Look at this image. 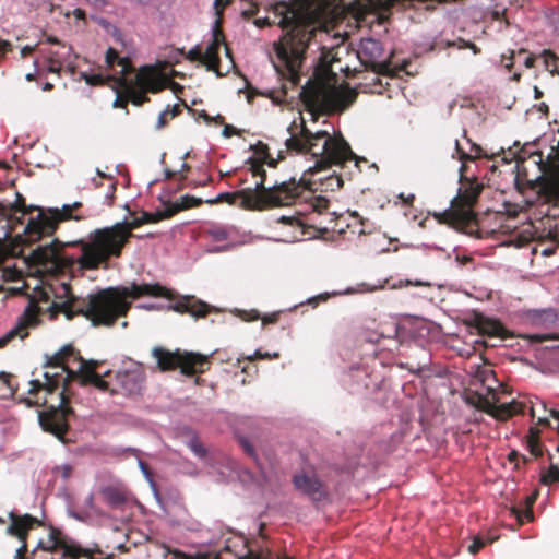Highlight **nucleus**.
Here are the masks:
<instances>
[{"mask_svg": "<svg viewBox=\"0 0 559 559\" xmlns=\"http://www.w3.org/2000/svg\"><path fill=\"white\" fill-rule=\"evenodd\" d=\"M163 289L158 283L133 282L130 287H123L121 290L107 288L95 294L91 293L86 298H79L72 294L70 283L61 282L55 288L56 298L61 301L55 302L53 307L64 313L68 320L82 314L91 320L93 326H111L119 317L127 314L131 307L130 299L158 296L163 294Z\"/></svg>", "mask_w": 559, "mask_h": 559, "instance_id": "nucleus-1", "label": "nucleus"}, {"mask_svg": "<svg viewBox=\"0 0 559 559\" xmlns=\"http://www.w3.org/2000/svg\"><path fill=\"white\" fill-rule=\"evenodd\" d=\"M45 368H60L61 371L58 372H44L43 377L45 379L44 385L45 390L50 396L55 395V392L61 386V391H59L56 395V402H51L48 407L53 411V415L51 417L45 418L43 414L38 415V420L41 428L45 431L52 432L58 436V429L60 426V421L70 413L72 409L67 406L68 399L66 394L70 392V383L73 380H76L75 369L70 367V360L73 362L76 361V353L74 352L71 345H64L58 352H56L52 356L45 355Z\"/></svg>", "mask_w": 559, "mask_h": 559, "instance_id": "nucleus-2", "label": "nucleus"}, {"mask_svg": "<svg viewBox=\"0 0 559 559\" xmlns=\"http://www.w3.org/2000/svg\"><path fill=\"white\" fill-rule=\"evenodd\" d=\"M290 135L285 140L288 151L296 153H309L316 157L313 168L320 170L326 164H341L346 160L357 159L349 144L342 135L331 136L328 130L312 132L306 127L301 129L300 135L296 136L287 128Z\"/></svg>", "mask_w": 559, "mask_h": 559, "instance_id": "nucleus-3", "label": "nucleus"}, {"mask_svg": "<svg viewBox=\"0 0 559 559\" xmlns=\"http://www.w3.org/2000/svg\"><path fill=\"white\" fill-rule=\"evenodd\" d=\"M388 337H393L401 344L408 346L414 345L423 350L430 343L431 340V324L421 318H406L400 322L393 323L390 328ZM409 372L414 378L424 382L432 377H441V372L437 371L431 366V354L424 352V358L416 367L408 366Z\"/></svg>", "mask_w": 559, "mask_h": 559, "instance_id": "nucleus-4", "label": "nucleus"}, {"mask_svg": "<svg viewBox=\"0 0 559 559\" xmlns=\"http://www.w3.org/2000/svg\"><path fill=\"white\" fill-rule=\"evenodd\" d=\"M114 226L97 228L88 234V240H79L82 253L76 262L80 270L97 269L109 255H117L123 243V235Z\"/></svg>", "mask_w": 559, "mask_h": 559, "instance_id": "nucleus-5", "label": "nucleus"}, {"mask_svg": "<svg viewBox=\"0 0 559 559\" xmlns=\"http://www.w3.org/2000/svg\"><path fill=\"white\" fill-rule=\"evenodd\" d=\"M215 352L216 350H213L209 355L188 352L180 356L178 350L176 352L177 355H174L160 347H154L152 355L156 358V364L162 371L180 367L181 373L186 376H193L194 373H202L205 371V366L209 364L210 357Z\"/></svg>", "mask_w": 559, "mask_h": 559, "instance_id": "nucleus-6", "label": "nucleus"}, {"mask_svg": "<svg viewBox=\"0 0 559 559\" xmlns=\"http://www.w3.org/2000/svg\"><path fill=\"white\" fill-rule=\"evenodd\" d=\"M294 488L312 504L318 506L329 500L326 486L314 472L301 469L292 476Z\"/></svg>", "mask_w": 559, "mask_h": 559, "instance_id": "nucleus-7", "label": "nucleus"}, {"mask_svg": "<svg viewBox=\"0 0 559 559\" xmlns=\"http://www.w3.org/2000/svg\"><path fill=\"white\" fill-rule=\"evenodd\" d=\"M82 205L81 202H74L72 204H63L61 210L58 207L48 209V213L41 211L35 218H31L25 230L29 231L32 228L37 230L38 238L44 234H52L57 228V224L63 218L81 219L83 216H73L69 214L71 209H76Z\"/></svg>", "mask_w": 559, "mask_h": 559, "instance_id": "nucleus-8", "label": "nucleus"}, {"mask_svg": "<svg viewBox=\"0 0 559 559\" xmlns=\"http://www.w3.org/2000/svg\"><path fill=\"white\" fill-rule=\"evenodd\" d=\"M145 374L140 367L121 369L115 373V383L110 392L122 394L127 397H135L143 394Z\"/></svg>", "mask_w": 559, "mask_h": 559, "instance_id": "nucleus-9", "label": "nucleus"}, {"mask_svg": "<svg viewBox=\"0 0 559 559\" xmlns=\"http://www.w3.org/2000/svg\"><path fill=\"white\" fill-rule=\"evenodd\" d=\"M59 241L52 239L49 243L39 245L28 255V260L46 270H57L62 264L72 263L74 259L66 255L58 246Z\"/></svg>", "mask_w": 559, "mask_h": 559, "instance_id": "nucleus-10", "label": "nucleus"}, {"mask_svg": "<svg viewBox=\"0 0 559 559\" xmlns=\"http://www.w3.org/2000/svg\"><path fill=\"white\" fill-rule=\"evenodd\" d=\"M75 362H78L75 369L76 380H79L82 385L93 383L97 388L110 391V381L106 380V378L111 376V370H106L100 373L96 369L99 364L97 360H85L78 355Z\"/></svg>", "mask_w": 559, "mask_h": 559, "instance_id": "nucleus-11", "label": "nucleus"}, {"mask_svg": "<svg viewBox=\"0 0 559 559\" xmlns=\"http://www.w3.org/2000/svg\"><path fill=\"white\" fill-rule=\"evenodd\" d=\"M384 55V47L380 39L362 37L356 45V56L362 66L379 63Z\"/></svg>", "mask_w": 559, "mask_h": 559, "instance_id": "nucleus-12", "label": "nucleus"}, {"mask_svg": "<svg viewBox=\"0 0 559 559\" xmlns=\"http://www.w3.org/2000/svg\"><path fill=\"white\" fill-rule=\"evenodd\" d=\"M66 504V512L69 518H72L81 523L90 524L92 522L91 510L94 509L95 500L94 492H90L83 502L82 508H79L74 501V498L71 493H69L66 489L61 493Z\"/></svg>", "mask_w": 559, "mask_h": 559, "instance_id": "nucleus-13", "label": "nucleus"}, {"mask_svg": "<svg viewBox=\"0 0 559 559\" xmlns=\"http://www.w3.org/2000/svg\"><path fill=\"white\" fill-rule=\"evenodd\" d=\"M341 381L350 394H360L368 389L369 376L365 368L354 364L342 374Z\"/></svg>", "mask_w": 559, "mask_h": 559, "instance_id": "nucleus-14", "label": "nucleus"}, {"mask_svg": "<svg viewBox=\"0 0 559 559\" xmlns=\"http://www.w3.org/2000/svg\"><path fill=\"white\" fill-rule=\"evenodd\" d=\"M91 20L100 26L106 34L110 35L123 49H129L130 55H135V48L132 39L127 38L117 25L100 15H91Z\"/></svg>", "mask_w": 559, "mask_h": 559, "instance_id": "nucleus-15", "label": "nucleus"}, {"mask_svg": "<svg viewBox=\"0 0 559 559\" xmlns=\"http://www.w3.org/2000/svg\"><path fill=\"white\" fill-rule=\"evenodd\" d=\"M217 21L214 22L211 27L212 41L207 44L204 52H202V63L206 66L207 71H215L217 76H221V73L217 70V66L219 62V40L217 34Z\"/></svg>", "mask_w": 559, "mask_h": 559, "instance_id": "nucleus-16", "label": "nucleus"}, {"mask_svg": "<svg viewBox=\"0 0 559 559\" xmlns=\"http://www.w3.org/2000/svg\"><path fill=\"white\" fill-rule=\"evenodd\" d=\"M373 289H374L373 287H369L366 283H360L357 286H349V287L345 288L344 290H334L332 293L325 292V293H321V294L311 296V297L307 298L305 301H300L299 304H296V305L289 307L287 310L292 311L302 305H309L312 307H317L320 302L326 301L331 296L349 295V294L362 293V292L373 290Z\"/></svg>", "mask_w": 559, "mask_h": 559, "instance_id": "nucleus-17", "label": "nucleus"}, {"mask_svg": "<svg viewBox=\"0 0 559 559\" xmlns=\"http://www.w3.org/2000/svg\"><path fill=\"white\" fill-rule=\"evenodd\" d=\"M524 316L532 324L546 329L554 326L558 321V311L552 307L527 309Z\"/></svg>", "mask_w": 559, "mask_h": 559, "instance_id": "nucleus-18", "label": "nucleus"}, {"mask_svg": "<svg viewBox=\"0 0 559 559\" xmlns=\"http://www.w3.org/2000/svg\"><path fill=\"white\" fill-rule=\"evenodd\" d=\"M98 492L110 509H120L128 500L126 489L119 485L102 484L98 487Z\"/></svg>", "mask_w": 559, "mask_h": 559, "instance_id": "nucleus-19", "label": "nucleus"}, {"mask_svg": "<svg viewBox=\"0 0 559 559\" xmlns=\"http://www.w3.org/2000/svg\"><path fill=\"white\" fill-rule=\"evenodd\" d=\"M175 192H176V189L175 190H165L164 192H162L158 195V200L160 201V203L163 205H165V206L171 205L173 213H177L179 211H182V210H186L189 207H197L205 202L201 198H197V197L190 195V194H185L175 203H170V198H171L173 193H175Z\"/></svg>", "mask_w": 559, "mask_h": 559, "instance_id": "nucleus-20", "label": "nucleus"}, {"mask_svg": "<svg viewBox=\"0 0 559 559\" xmlns=\"http://www.w3.org/2000/svg\"><path fill=\"white\" fill-rule=\"evenodd\" d=\"M531 414L533 418L537 419L538 424L551 427L550 418L557 421V429H559V411L548 408L543 400H536L532 404Z\"/></svg>", "mask_w": 559, "mask_h": 559, "instance_id": "nucleus-21", "label": "nucleus"}, {"mask_svg": "<svg viewBox=\"0 0 559 559\" xmlns=\"http://www.w3.org/2000/svg\"><path fill=\"white\" fill-rule=\"evenodd\" d=\"M253 176H261V180L257 181L253 187L245 188L239 192V194H241L247 201L253 199L255 193L270 191L277 186V183H274L267 188L264 187L266 171L260 166L253 168Z\"/></svg>", "mask_w": 559, "mask_h": 559, "instance_id": "nucleus-22", "label": "nucleus"}, {"mask_svg": "<svg viewBox=\"0 0 559 559\" xmlns=\"http://www.w3.org/2000/svg\"><path fill=\"white\" fill-rule=\"evenodd\" d=\"M126 50H127V56L120 57L118 50H116L112 47H109L105 55V62L109 68H112L116 62L118 64L122 66V69L120 70L121 74H124V72H126L124 66L133 56V55L129 53V49H126Z\"/></svg>", "mask_w": 559, "mask_h": 559, "instance_id": "nucleus-23", "label": "nucleus"}, {"mask_svg": "<svg viewBox=\"0 0 559 559\" xmlns=\"http://www.w3.org/2000/svg\"><path fill=\"white\" fill-rule=\"evenodd\" d=\"M168 523L171 526H179L187 531L198 532L201 528V523L189 519H175L171 514H168Z\"/></svg>", "mask_w": 559, "mask_h": 559, "instance_id": "nucleus-24", "label": "nucleus"}, {"mask_svg": "<svg viewBox=\"0 0 559 559\" xmlns=\"http://www.w3.org/2000/svg\"><path fill=\"white\" fill-rule=\"evenodd\" d=\"M212 240L214 241H224L228 238V231L226 228L217 225H213L205 231Z\"/></svg>", "mask_w": 559, "mask_h": 559, "instance_id": "nucleus-25", "label": "nucleus"}, {"mask_svg": "<svg viewBox=\"0 0 559 559\" xmlns=\"http://www.w3.org/2000/svg\"><path fill=\"white\" fill-rule=\"evenodd\" d=\"M16 521H17V524L19 526L21 527V530H29L32 528L33 526L39 524V521L37 520V518L28 514V513H25V514H22V515H17L16 514Z\"/></svg>", "mask_w": 559, "mask_h": 559, "instance_id": "nucleus-26", "label": "nucleus"}, {"mask_svg": "<svg viewBox=\"0 0 559 559\" xmlns=\"http://www.w3.org/2000/svg\"><path fill=\"white\" fill-rule=\"evenodd\" d=\"M188 447L193 452V454L200 459H203L207 454V450L202 444V442L198 439V437H193L189 440Z\"/></svg>", "mask_w": 559, "mask_h": 559, "instance_id": "nucleus-27", "label": "nucleus"}, {"mask_svg": "<svg viewBox=\"0 0 559 559\" xmlns=\"http://www.w3.org/2000/svg\"><path fill=\"white\" fill-rule=\"evenodd\" d=\"M10 374L1 371L0 372V380H2L3 385L5 386L7 392L2 394L3 399L13 397L16 393V388L11 383L9 379Z\"/></svg>", "mask_w": 559, "mask_h": 559, "instance_id": "nucleus-28", "label": "nucleus"}, {"mask_svg": "<svg viewBox=\"0 0 559 559\" xmlns=\"http://www.w3.org/2000/svg\"><path fill=\"white\" fill-rule=\"evenodd\" d=\"M234 556H235V559H294L293 557L287 556V555L275 556V557H271V558H263L260 555H252L249 549H247L245 552L243 551L235 552Z\"/></svg>", "mask_w": 559, "mask_h": 559, "instance_id": "nucleus-29", "label": "nucleus"}, {"mask_svg": "<svg viewBox=\"0 0 559 559\" xmlns=\"http://www.w3.org/2000/svg\"><path fill=\"white\" fill-rule=\"evenodd\" d=\"M138 466L147 484L154 485V475L148 465L141 457L138 459Z\"/></svg>", "mask_w": 559, "mask_h": 559, "instance_id": "nucleus-30", "label": "nucleus"}, {"mask_svg": "<svg viewBox=\"0 0 559 559\" xmlns=\"http://www.w3.org/2000/svg\"><path fill=\"white\" fill-rule=\"evenodd\" d=\"M9 519L11 520V524L7 527V533L9 535L17 536L19 538H22V534L19 532V530H21V527L17 524L15 511L9 512Z\"/></svg>", "mask_w": 559, "mask_h": 559, "instance_id": "nucleus-31", "label": "nucleus"}, {"mask_svg": "<svg viewBox=\"0 0 559 559\" xmlns=\"http://www.w3.org/2000/svg\"><path fill=\"white\" fill-rule=\"evenodd\" d=\"M238 440H239V444L241 445L245 453L248 456L257 460L258 455H257L254 445L251 443V441L247 437H239Z\"/></svg>", "mask_w": 559, "mask_h": 559, "instance_id": "nucleus-32", "label": "nucleus"}, {"mask_svg": "<svg viewBox=\"0 0 559 559\" xmlns=\"http://www.w3.org/2000/svg\"><path fill=\"white\" fill-rule=\"evenodd\" d=\"M179 52L181 55H185L186 59H188L190 61H195V60L202 61V52H201L200 45L193 46L188 52H185L183 48L180 49Z\"/></svg>", "mask_w": 559, "mask_h": 559, "instance_id": "nucleus-33", "label": "nucleus"}, {"mask_svg": "<svg viewBox=\"0 0 559 559\" xmlns=\"http://www.w3.org/2000/svg\"><path fill=\"white\" fill-rule=\"evenodd\" d=\"M488 540L481 536H475L468 546V551L472 555L477 554L483 547L487 545Z\"/></svg>", "mask_w": 559, "mask_h": 559, "instance_id": "nucleus-34", "label": "nucleus"}, {"mask_svg": "<svg viewBox=\"0 0 559 559\" xmlns=\"http://www.w3.org/2000/svg\"><path fill=\"white\" fill-rule=\"evenodd\" d=\"M452 158H457L461 162L472 160V156L468 155L460 145L457 139L454 140V153L452 154Z\"/></svg>", "mask_w": 559, "mask_h": 559, "instance_id": "nucleus-35", "label": "nucleus"}, {"mask_svg": "<svg viewBox=\"0 0 559 559\" xmlns=\"http://www.w3.org/2000/svg\"><path fill=\"white\" fill-rule=\"evenodd\" d=\"M280 354L277 352L274 353H262L260 349H257L253 354L246 356L245 358L248 360H253L255 358H262V359H272L277 358Z\"/></svg>", "mask_w": 559, "mask_h": 559, "instance_id": "nucleus-36", "label": "nucleus"}, {"mask_svg": "<svg viewBox=\"0 0 559 559\" xmlns=\"http://www.w3.org/2000/svg\"><path fill=\"white\" fill-rule=\"evenodd\" d=\"M233 198H234V194L231 192H221L215 198L205 200V203L215 204V203L223 202V201L230 202V200Z\"/></svg>", "mask_w": 559, "mask_h": 559, "instance_id": "nucleus-37", "label": "nucleus"}, {"mask_svg": "<svg viewBox=\"0 0 559 559\" xmlns=\"http://www.w3.org/2000/svg\"><path fill=\"white\" fill-rule=\"evenodd\" d=\"M148 486H150V488H151V490H152V492H153V496H154V498H155L156 502L160 506V508L166 512V514H167V515H168V514H170V513L166 510V508H165V506H164V503H163V498H162V495H160V492H159V489H158L157 483L154 480V485H148Z\"/></svg>", "mask_w": 559, "mask_h": 559, "instance_id": "nucleus-38", "label": "nucleus"}, {"mask_svg": "<svg viewBox=\"0 0 559 559\" xmlns=\"http://www.w3.org/2000/svg\"><path fill=\"white\" fill-rule=\"evenodd\" d=\"M206 305L204 302H199L198 305H193L189 307L187 310L194 317H203L205 314Z\"/></svg>", "mask_w": 559, "mask_h": 559, "instance_id": "nucleus-39", "label": "nucleus"}, {"mask_svg": "<svg viewBox=\"0 0 559 559\" xmlns=\"http://www.w3.org/2000/svg\"><path fill=\"white\" fill-rule=\"evenodd\" d=\"M326 180H328L326 186L331 190H334L335 188L338 189L343 186V179L340 177H328Z\"/></svg>", "mask_w": 559, "mask_h": 559, "instance_id": "nucleus-40", "label": "nucleus"}, {"mask_svg": "<svg viewBox=\"0 0 559 559\" xmlns=\"http://www.w3.org/2000/svg\"><path fill=\"white\" fill-rule=\"evenodd\" d=\"M56 469H60L61 471V477L63 479H68L71 476V474H72L73 467H72L71 464L64 463V464H62L60 466H56Z\"/></svg>", "mask_w": 559, "mask_h": 559, "instance_id": "nucleus-41", "label": "nucleus"}, {"mask_svg": "<svg viewBox=\"0 0 559 559\" xmlns=\"http://www.w3.org/2000/svg\"><path fill=\"white\" fill-rule=\"evenodd\" d=\"M17 329L19 326L13 328L7 334L0 337V348L3 347L10 340H12L17 334Z\"/></svg>", "mask_w": 559, "mask_h": 559, "instance_id": "nucleus-42", "label": "nucleus"}, {"mask_svg": "<svg viewBox=\"0 0 559 559\" xmlns=\"http://www.w3.org/2000/svg\"><path fill=\"white\" fill-rule=\"evenodd\" d=\"M29 390H28V393L29 394H35L38 390L40 389H44L45 390V385H44V382H40L39 380L37 379H34V380H31L29 381Z\"/></svg>", "mask_w": 559, "mask_h": 559, "instance_id": "nucleus-43", "label": "nucleus"}, {"mask_svg": "<svg viewBox=\"0 0 559 559\" xmlns=\"http://www.w3.org/2000/svg\"><path fill=\"white\" fill-rule=\"evenodd\" d=\"M402 247H405V248H432L435 250H439V251H443V248L440 247V246H437V245H428V243H420L418 246H414V245H411V243H403Z\"/></svg>", "mask_w": 559, "mask_h": 559, "instance_id": "nucleus-44", "label": "nucleus"}, {"mask_svg": "<svg viewBox=\"0 0 559 559\" xmlns=\"http://www.w3.org/2000/svg\"><path fill=\"white\" fill-rule=\"evenodd\" d=\"M168 111H169L168 109H165L164 111H162L158 115V119H157V123H156L157 129H160L167 124L166 116L168 115Z\"/></svg>", "mask_w": 559, "mask_h": 559, "instance_id": "nucleus-45", "label": "nucleus"}, {"mask_svg": "<svg viewBox=\"0 0 559 559\" xmlns=\"http://www.w3.org/2000/svg\"><path fill=\"white\" fill-rule=\"evenodd\" d=\"M237 132V129L231 124H225L222 131V135L224 138H230L233 134Z\"/></svg>", "mask_w": 559, "mask_h": 559, "instance_id": "nucleus-46", "label": "nucleus"}, {"mask_svg": "<svg viewBox=\"0 0 559 559\" xmlns=\"http://www.w3.org/2000/svg\"><path fill=\"white\" fill-rule=\"evenodd\" d=\"M200 117L204 119L207 123H210L213 120V117H211L205 110L200 111ZM215 120H218L219 123L223 122V117L218 114L216 117H214Z\"/></svg>", "mask_w": 559, "mask_h": 559, "instance_id": "nucleus-47", "label": "nucleus"}, {"mask_svg": "<svg viewBox=\"0 0 559 559\" xmlns=\"http://www.w3.org/2000/svg\"><path fill=\"white\" fill-rule=\"evenodd\" d=\"M112 456L120 457L123 454H126L124 447L122 445H115L110 449L109 452Z\"/></svg>", "mask_w": 559, "mask_h": 559, "instance_id": "nucleus-48", "label": "nucleus"}, {"mask_svg": "<svg viewBox=\"0 0 559 559\" xmlns=\"http://www.w3.org/2000/svg\"><path fill=\"white\" fill-rule=\"evenodd\" d=\"M94 514L97 518L108 519L109 514L102 510L99 507L95 506L94 509L91 510V515Z\"/></svg>", "mask_w": 559, "mask_h": 559, "instance_id": "nucleus-49", "label": "nucleus"}, {"mask_svg": "<svg viewBox=\"0 0 559 559\" xmlns=\"http://www.w3.org/2000/svg\"><path fill=\"white\" fill-rule=\"evenodd\" d=\"M115 190H116V186H115V183H111L109 186V190L107 191V193L104 197L105 201H107L109 205L112 202Z\"/></svg>", "mask_w": 559, "mask_h": 559, "instance_id": "nucleus-50", "label": "nucleus"}, {"mask_svg": "<svg viewBox=\"0 0 559 559\" xmlns=\"http://www.w3.org/2000/svg\"><path fill=\"white\" fill-rule=\"evenodd\" d=\"M24 201L23 195L20 192H15V201L12 204V210L14 211H21L20 204Z\"/></svg>", "mask_w": 559, "mask_h": 559, "instance_id": "nucleus-51", "label": "nucleus"}, {"mask_svg": "<svg viewBox=\"0 0 559 559\" xmlns=\"http://www.w3.org/2000/svg\"><path fill=\"white\" fill-rule=\"evenodd\" d=\"M166 109L169 110L168 115H170L171 117H176L177 115H179L181 112L180 106L177 104H175L173 106L168 105Z\"/></svg>", "mask_w": 559, "mask_h": 559, "instance_id": "nucleus-52", "label": "nucleus"}, {"mask_svg": "<svg viewBox=\"0 0 559 559\" xmlns=\"http://www.w3.org/2000/svg\"><path fill=\"white\" fill-rule=\"evenodd\" d=\"M210 182H212V177L210 175H206L204 179L193 181V186L194 187H205Z\"/></svg>", "mask_w": 559, "mask_h": 559, "instance_id": "nucleus-53", "label": "nucleus"}, {"mask_svg": "<svg viewBox=\"0 0 559 559\" xmlns=\"http://www.w3.org/2000/svg\"><path fill=\"white\" fill-rule=\"evenodd\" d=\"M227 248H229L228 245H224V246H213V247H210L206 249L207 252L210 253H217V252H223L225 251Z\"/></svg>", "mask_w": 559, "mask_h": 559, "instance_id": "nucleus-54", "label": "nucleus"}, {"mask_svg": "<svg viewBox=\"0 0 559 559\" xmlns=\"http://www.w3.org/2000/svg\"><path fill=\"white\" fill-rule=\"evenodd\" d=\"M28 311H29V307H26L23 316H21L19 319V325L26 324V321L32 317Z\"/></svg>", "mask_w": 559, "mask_h": 559, "instance_id": "nucleus-55", "label": "nucleus"}, {"mask_svg": "<svg viewBox=\"0 0 559 559\" xmlns=\"http://www.w3.org/2000/svg\"><path fill=\"white\" fill-rule=\"evenodd\" d=\"M295 221H296V218L294 216H286V215H282L278 218L280 223H283V224H286V225H294Z\"/></svg>", "mask_w": 559, "mask_h": 559, "instance_id": "nucleus-56", "label": "nucleus"}, {"mask_svg": "<svg viewBox=\"0 0 559 559\" xmlns=\"http://www.w3.org/2000/svg\"><path fill=\"white\" fill-rule=\"evenodd\" d=\"M86 2L94 8H103L107 4L106 0H86Z\"/></svg>", "mask_w": 559, "mask_h": 559, "instance_id": "nucleus-57", "label": "nucleus"}, {"mask_svg": "<svg viewBox=\"0 0 559 559\" xmlns=\"http://www.w3.org/2000/svg\"><path fill=\"white\" fill-rule=\"evenodd\" d=\"M124 451H126V453L133 454L138 459L140 457V455L142 453V451L140 449L134 448V447H124Z\"/></svg>", "mask_w": 559, "mask_h": 559, "instance_id": "nucleus-58", "label": "nucleus"}, {"mask_svg": "<svg viewBox=\"0 0 559 559\" xmlns=\"http://www.w3.org/2000/svg\"><path fill=\"white\" fill-rule=\"evenodd\" d=\"M408 285H414V286H430V283L429 282H424V281H415V282H412L409 280H406L405 281V286H408Z\"/></svg>", "mask_w": 559, "mask_h": 559, "instance_id": "nucleus-59", "label": "nucleus"}, {"mask_svg": "<svg viewBox=\"0 0 559 559\" xmlns=\"http://www.w3.org/2000/svg\"><path fill=\"white\" fill-rule=\"evenodd\" d=\"M278 318V312H274L263 319L264 323H275Z\"/></svg>", "mask_w": 559, "mask_h": 559, "instance_id": "nucleus-60", "label": "nucleus"}, {"mask_svg": "<svg viewBox=\"0 0 559 559\" xmlns=\"http://www.w3.org/2000/svg\"><path fill=\"white\" fill-rule=\"evenodd\" d=\"M34 66H35L34 72L27 73L25 76V79L27 81H33L35 79V75L38 73L37 60L34 61Z\"/></svg>", "mask_w": 559, "mask_h": 559, "instance_id": "nucleus-61", "label": "nucleus"}, {"mask_svg": "<svg viewBox=\"0 0 559 559\" xmlns=\"http://www.w3.org/2000/svg\"><path fill=\"white\" fill-rule=\"evenodd\" d=\"M49 539L52 542L53 546L58 545L57 531L56 530H51V532L49 534Z\"/></svg>", "mask_w": 559, "mask_h": 559, "instance_id": "nucleus-62", "label": "nucleus"}, {"mask_svg": "<svg viewBox=\"0 0 559 559\" xmlns=\"http://www.w3.org/2000/svg\"><path fill=\"white\" fill-rule=\"evenodd\" d=\"M139 308L146 309V310H153L156 308L155 304H142L138 306Z\"/></svg>", "mask_w": 559, "mask_h": 559, "instance_id": "nucleus-63", "label": "nucleus"}, {"mask_svg": "<svg viewBox=\"0 0 559 559\" xmlns=\"http://www.w3.org/2000/svg\"><path fill=\"white\" fill-rule=\"evenodd\" d=\"M26 545H22L20 548L15 550V559H19L23 551H25Z\"/></svg>", "mask_w": 559, "mask_h": 559, "instance_id": "nucleus-64", "label": "nucleus"}]
</instances>
